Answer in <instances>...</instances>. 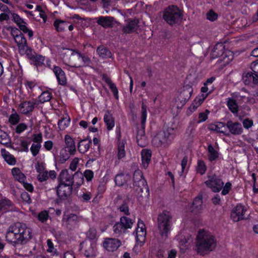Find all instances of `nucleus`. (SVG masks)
<instances>
[{
    "mask_svg": "<svg viewBox=\"0 0 258 258\" xmlns=\"http://www.w3.org/2000/svg\"><path fill=\"white\" fill-rule=\"evenodd\" d=\"M31 238V230L19 222L10 226L6 235V240L14 246L25 244Z\"/></svg>",
    "mask_w": 258,
    "mask_h": 258,
    "instance_id": "nucleus-1",
    "label": "nucleus"
},
{
    "mask_svg": "<svg viewBox=\"0 0 258 258\" xmlns=\"http://www.w3.org/2000/svg\"><path fill=\"white\" fill-rule=\"evenodd\" d=\"M195 244V250L197 252L204 256L215 249L217 246V240L215 237L210 232L200 230L196 239Z\"/></svg>",
    "mask_w": 258,
    "mask_h": 258,
    "instance_id": "nucleus-2",
    "label": "nucleus"
},
{
    "mask_svg": "<svg viewBox=\"0 0 258 258\" xmlns=\"http://www.w3.org/2000/svg\"><path fill=\"white\" fill-rule=\"evenodd\" d=\"M157 223L161 239L165 240L169 237L172 226L171 215L169 212L163 211L158 215Z\"/></svg>",
    "mask_w": 258,
    "mask_h": 258,
    "instance_id": "nucleus-3",
    "label": "nucleus"
},
{
    "mask_svg": "<svg viewBox=\"0 0 258 258\" xmlns=\"http://www.w3.org/2000/svg\"><path fill=\"white\" fill-rule=\"evenodd\" d=\"M134 188L137 193L139 200L146 198L149 195V188L147 181L143 177L142 172L139 170L135 171L133 175Z\"/></svg>",
    "mask_w": 258,
    "mask_h": 258,
    "instance_id": "nucleus-4",
    "label": "nucleus"
},
{
    "mask_svg": "<svg viewBox=\"0 0 258 258\" xmlns=\"http://www.w3.org/2000/svg\"><path fill=\"white\" fill-rule=\"evenodd\" d=\"M231 95V97L226 98V102L228 109L232 113H237L239 111L237 101L240 104L243 102L253 103L255 101L253 98L241 95L238 92L232 93Z\"/></svg>",
    "mask_w": 258,
    "mask_h": 258,
    "instance_id": "nucleus-5",
    "label": "nucleus"
},
{
    "mask_svg": "<svg viewBox=\"0 0 258 258\" xmlns=\"http://www.w3.org/2000/svg\"><path fill=\"white\" fill-rule=\"evenodd\" d=\"M192 92V88L190 86H184L179 93L178 96L172 102V108L178 109L181 108L185 103L189 99Z\"/></svg>",
    "mask_w": 258,
    "mask_h": 258,
    "instance_id": "nucleus-6",
    "label": "nucleus"
},
{
    "mask_svg": "<svg viewBox=\"0 0 258 258\" xmlns=\"http://www.w3.org/2000/svg\"><path fill=\"white\" fill-rule=\"evenodd\" d=\"M135 220L124 216L120 218V221L116 222L113 227L114 233L118 235L124 233L126 231L131 229L135 224Z\"/></svg>",
    "mask_w": 258,
    "mask_h": 258,
    "instance_id": "nucleus-7",
    "label": "nucleus"
},
{
    "mask_svg": "<svg viewBox=\"0 0 258 258\" xmlns=\"http://www.w3.org/2000/svg\"><path fill=\"white\" fill-rule=\"evenodd\" d=\"M164 20L169 24L173 25L178 23L181 19L178 8L174 6H169L163 12Z\"/></svg>",
    "mask_w": 258,
    "mask_h": 258,
    "instance_id": "nucleus-8",
    "label": "nucleus"
},
{
    "mask_svg": "<svg viewBox=\"0 0 258 258\" xmlns=\"http://www.w3.org/2000/svg\"><path fill=\"white\" fill-rule=\"evenodd\" d=\"M89 63L90 59L88 57L83 55L78 52L72 50L68 64L72 67L79 68L88 65Z\"/></svg>",
    "mask_w": 258,
    "mask_h": 258,
    "instance_id": "nucleus-9",
    "label": "nucleus"
},
{
    "mask_svg": "<svg viewBox=\"0 0 258 258\" xmlns=\"http://www.w3.org/2000/svg\"><path fill=\"white\" fill-rule=\"evenodd\" d=\"M18 30L17 29H13L12 34L13 35L15 41L17 43L21 53H24L26 52L28 46L27 45L26 40L23 35L20 32L19 34H17Z\"/></svg>",
    "mask_w": 258,
    "mask_h": 258,
    "instance_id": "nucleus-10",
    "label": "nucleus"
},
{
    "mask_svg": "<svg viewBox=\"0 0 258 258\" xmlns=\"http://www.w3.org/2000/svg\"><path fill=\"white\" fill-rule=\"evenodd\" d=\"M209 180L205 182L206 185L211 188L214 192H219L222 189L224 182L217 176L214 175L209 176Z\"/></svg>",
    "mask_w": 258,
    "mask_h": 258,
    "instance_id": "nucleus-11",
    "label": "nucleus"
},
{
    "mask_svg": "<svg viewBox=\"0 0 258 258\" xmlns=\"http://www.w3.org/2000/svg\"><path fill=\"white\" fill-rule=\"evenodd\" d=\"M74 174L70 173L68 169L62 170L59 175V184H66L69 186H73L74 183Z\"/></svg>",
    "mask_w": 258,
    "mask_h": 258,
    "instance_id": "nucleus-12",
    "label": "nucleus"
},
{
    "mask_svg": "<svg viewBox=\"0 0 258 258\" xmlns=\"http://www.w3.org/2000/svg\"><path fill=\"white\" fill-rule=\"evenodd\" d=\"M246 212L245 207L241 205H239L234 207L231 213V218L234 222L246 219L244 214Z\"/></svg>",
    "mask_w": 258,
    "mask_h": 258,
    "instance_id": "nucleus-13",
    "label": "nucleus"
},
{
    "mask_svg": "<svg viewBox=\"0 0 258 258\" xmlns=\"http://www.w3.org/2000/svg\"><path fill=\"white\" fill-rule=\"evenodd\" d=\"M57 196L62 200L67 199L72 194L73 186H69L66 184H59L56 187Z\"/></svg>",
    "mask_w": 258,
    "mask_h": 258,
    "instance_id": "nucleus-14",
    "label": "nucleus"
},
{
    "mask_svg": "<svg viewBox=\"0 0 258 258\" xmlns=\"http://www.w3.org/2000/svg\"><path fill=\"white\" fill-rule=\"evenodd\" d=\"M13 17L20 29L24 33L27 34L29 37H31L33 35V32L31 30L28 28L27 23L17 14H14Z\"/></svg>",
    "mask_w": 258,
    "mask_h": 258,
    "instance_id": "nucleus-15",
    "label": "nucleus"
},
{
    "mask_svg": "<svg viewBox=\"0 0 258 258\" xmlns=\"http://www.w3.org/2000/svg\"><path fill=\"white\" fill-rule=\"evenodd\" d=\"M226 125L229 132L233 135H240L243 133L242 125L238 122L229 120L227 122Z\"/></svg>",
    "mask_w": 258,
    "mask_h": 258,
    "instance_id": "nucleus-16",
    "label": "nucleus"
},
{
    "mask_svg": "<svg viewBox=\"0 0 258 258\" xmlns=\"http://www.w3.org/2000/svg\"><path fill=\"white\" fill-rule=\"evenodd\" d=\"M152 144L157 147H166L169 145L168 142L165 138L164 134H163L162 132H159L153 137L152 140Z\"/></svg>",
    "mask_w": 258,
    "mask_h": 258,
    "instance_id": "nucleus-17",
    "label": "nucleus"
},
{
    "mask_svg": "<svg viewBox=\"0 0 258 258\" xmlns=\"http://www.w3.org/2000/svg\"><path fill=\"white\" fill-rule=\"evenodd\" d=\"M120 245V241L115 238H106L103 243L104 247L110 251H115Z\"/></svg>",
    "mask_w": 258,
    "mask_h": 258,
    "instance_id": "nucleus-18",
    "label": "nucleus"
},
{
    "mask_svg": "<svg viewBox=\"0 0 258 258\" xmlns=\"http://www.w3.org/2000/svg\"><path fill=\"white\" fill-rule=\"evenodd\" d=\"M115 21L113 17L101 16L97 20V23L104 28L112 27Z\"/></svg>",
    "mask_w": 258,
    "mask_h": 258,
    "instance_id": "nucleus-19",
    "label": "nucleus"
},
{
    "mask_svg": "<svg viewBox=\"0 0 258 258\" xmlns=\"http://www.w3.org/2000/svg\"><path fill=\"white\" fill-rule=\"evenodd\" d=\"M242 80L246 85H251L258 83V76L252 72H248L243 76Z\"/></svg>",
    "mask_w": 258,
    "mask_h": 258,
    "instance_id": "nucleus-20",
    "label": "nucleus"
},
{
    "mask_svg": "<svg viewBox=\"0 0 258 258\" xmlns=\"http://www.w3.org/2000/svg\"><path fill=\"white\" fill-rule=\"evenodd\" d=\"M36 106V103L34 101H26L21 104L19 110L20 113H29L32 111Z\"/></svg>",
    "mask_w": 258,
    "mask_h": 258,
    "instance_id": "nucleus-21",
    "label": "nucleus"
},
{
    "mask_svg": "<svg viewBox=\"0 0 258 258\" xmlns=\"http://www.w3.org/2000/svg\"><path fill=\"white\" fill-rule=\"evenodd\" d=\"M53 71L57 78L59 84L64 85L67 83V79L64 72L60 68L57 66H53Z\"/></svg>",
    "mask_w": 258,
    "mask_h": 258,
    "instance_id": "nucleus-22",
    "label": "nucleus"
},
{
    "mask_svg": "<svg viewBox=\"0 0 258 258\" xmlns=\"http://www.w3.org/2000/svg\"><path fill=\"white\" fill-rule=\"evenodd\" d=\"M56 173L54 170H51L48 172L46 170L38 174L37 176V178L40 182H43L46 181L49 177L51 179L54 180L56 178Z\"/></svg>",
    "mask_w": 258,
    "mask_h": 258,
    "instance_id": "nucleus-23",
    "label": "nucleus"
},
{
    "mask_svg": "<svg viewBox=\"0 0 258 258\" xmlns=\"http://www.w3.org/2000/svg\"><path fill=\"white\" fill-rule=\"evenodd\" d=\"M146 234L145 225L143 221H139L136 228V239L137 241L144 239Z\"/></svg>",
    "mask_w": 258,
    "mask_h": 258,
    "instance_id": "nucleus-24",
    "label": "nucleus"
},
{
    "mask_svg": "<svg viewBox=\"0 0 258 258\" xmlns=\"http://www.w3.org/2000/svg\"><path fill=\"white\" fill-rule=\"evenodd\" d=\"M138 26V21L136 20H128L126 21V24L123 27L124 33H130L135 31Z\"/></svg>",
    "mask_w": 258,
    "mask_h": 258,
    "instance_id": "nucleus-25",
    "label": "nucleus"
},
{
    "mask_svg": "<svg viewBox=\"0 0 258 258\" xmlns=\"http://www.w3.org/2000/svg\"><path fill=\"white\" fill-rule=\"evenodd\" d=\"M137 142L138 145L141 147H145L147 145L148 141L147 137L145 136V130H138L137 135Z\"/></svg>",
    "mask_w": 258,
    "mask_h": 258,
    "instance_id": "nucleus-26",
    "label": "nucleus"
},
{
    "mask_svg": "<svg viewBox=\"0 0 258 258\" xmlns=\"http://www.w3.org/2000/svg\"><path fill=\"white\" fill-rule=\"evenodd\" d=\"M80 221V218L75 214H71L67 216V226L69 229H72L76 226Z\"/></svg>",
    "mask_w": 258,
    "mask_h": 258,
    "instance_id": "nucleus-27",
    "label": "nucleus"
},
{
    "mask_svg": "<svg viewBox=\"0 0 258 258\" xmlns=\"http://www.w3.org/2000/svg\"><path fill=\"white\" fill-rule=\"evenodd\" d=\"M152 152L150 150L143 149L141 152L142 165L146 169L150 162Z\"/></svg>",
    "mask_w": 258,
    "mask_h": 258,
    "instance_id": "nucleus-28",
    "label": "nucleus"
},
{
    "mask_svg": "<svg viewBox=\"0 0 258 258\" xmlns=\"http://www.w3.org/2000/svg\"><path fill=\"white\" fill-rule=\"evenodd\" d=\"M206 98V95H199L198 96L188 108L189 112L191 113L196 111L197 108L200 106Z\"/></svg>",
    "mask_w": 258,
    "mask_h": 258,
    "instance_id": "nucleus-29",
    "label": "nucleus"
},
{
    "mask_svg": "<svg viewBox=\"0 0 258 258\" xmlns=\"http://www.w3.org/2000/svg\"><path fill=\"white\" fill-rule=\"evenodd\" d=\"M175 128L172 127H167L164 130L160 131L161 132H162L163 134H164L165 138L166 139L169 144L171 143V142L174 139L175 137Z\"/></svg>",
    "mask_w": 258,
    "mask_h": 258,
    "instance_id": "nucleus-30",
    "label": "nucleus"
},
{
    "mask_svg": "<svg viewBox=\"0 0 258 258\" xmlns=\"http://www.w3.org/2000/svg\"><path fill=\"white\" fill-rule=\"evenodd\" d=\"M66 148L71 155H74L76 151V146L73 139L69 136L66 135L64 137Z\"/></svg>",
    "mask_w": 258,
    "mask_h": 258,
    "instance_id": "nucleus-31",
    "label": "nucleus"
},
{
    "mask_svg": "<svg viewBox=\"0 0 258 258\" xmlns=\"http://www.w3.org/2000/svg\"><path fill=\"white\" fill-rule=\"evenodd\" d=\"M92 141L90 139L86 138L81 140L78 144V150L82 153H86L89 149Z\"/></svg>",
    "mask_w": 258,
    "mask_h": 258,
    "instance_id": "nucleus-32",
    "label": "nucleus"
},
{
    "mask_svg": "<svg viewBox=\"0 0 258 258\" xmlns=\"http://www.w3.org/2000/svg\"><path fill=\"white\" fill-rule=\"evenodd\" d=\"M130 179V176L128 174L120 173L116 175L114 181L116 184L120 186L125 184Z\"/></svg>",
    "mask_w": 258,
    "mask_h": 258,
    "instance_id": "nucleus-33",
    "label": "nucleus"
},
{
    "mask_svg": "<svg viewBox=\"0 0 258 258\" xmlns=\"http://www.w3.org/2000/svg\"><path fill=\"white\" fill-rule=\"evenodd\" d=\"M224 45L222 43H218L216 44L212 52V55L214 58L217 57L219 56L222 55L224 54Z\"/></svg>",
    "mask_w": 258,
    "mask_h": 258,
    "instance_id": "nucleus-34",
    "label": "nucleus"
},
{
    "mask_svg": "<svg viewBox=\"0 0 258 258\" xmlns=\"http://www.w3.org/2000/svg\"><path fill=\"white\" fill-rule=\"evenodd\" d=\"M12 173L14 178L20 182H24L26 178V176L21 171L19 168H13L12 169Z\"/></svg>",
    "mask_w": 258,
    "mask_h": 258,
    "instance_id": "nucleus-35",
    "label": "nucleus"
},
{
    "mask_svg": "<svg viewBox=\"0 0 258 258\" xmlns=\"http://www.w3.org/2000/svg\"><path fill=\"white\" fill-rule=\"evenodd\" d=\"M2 155L5 160L10 165H15L16 163V159L14 157L11 155L5 149L1 150Z\"/></svg>",
    "mask_w": 258,
    "mask_h": 258,
    "instance_id": "nucleus-36",
    "label": "nucleus"
},
{
    "mask_svg": "<svg viewBox=\"0 0 258 258\" xmlns=\"http://www.w3.org/2000/svg\"><path fill=\"white\" fill-rule=\"evenodd\" d=\"M64 115L58 122V126L60 130H64L67 127L70 121V117L68 114H64Z\"/></svg>",
    "mask_w": 258,
    "mask_h": 258,
    "instance_id": "nucleus-37",
    "label": "nucleus"
},
{
    "mask_svg": "<svg viewBox=\"0 0 258 258\" xmlns=\"http://www.w3.org/2000/svg\"><path fill=\"white\" fill-rule=\"evenodd\" d=\"M227 128V127L226 124H225L223 122H219L217 123V124L214 125L212 129L218 133H222L224 135L227 136L229 135V133H226Z\"/></svg>",
    "mask_w": 258,
    "mask_h": 258,
    "instance_id": "nucleus-38",
    "label": "nucleus"
},
{
    "mask_svg": "<svg viewBox=\"0 0 258 258\" xmlns=\"http://www.w3.org/2000/svg\"><path fill=\"white\" fill-rule=\"evenodd\" d=\"M208 158L210 161L216 160L219 157L218 152L211 145H209L208 147Z\"/></svg>",
    "mask_w": 258,
    "mask_h": 258,
    "instance_id": "nucleus-39",
    "label": "nucleus"
},
{
    "mask_svg": "<svg viewBox=\"0 0 258 258\" xmlns=\"http://www.w3.org/2000/svg\"><path fill=\"white\" fill-rule=\"evenodd\" d=\"M125 144L126 141L125 140H122L118 144L117 158L119 160L124 158L125 156V151L124 150Z\"/></svg>",
    "mask_w": 258,
    "mask_h": 258,
    "instance_id": "nucleus-40",
    "label": "nucleus"
},
{
    "mask_svg": "<svg viewBox=\"0 0 258 258\" xmlns=\"http://www.w3.org/2000/svg\"><path fill=\"white\" fill-rule=\"evenodd\" d=\"M69 22L62 20H56L54 22V26L57 31H62L68 27Z\"/></svg>",
    "mask_w": 258,
    "mask_h": 258,
    "instance_id": "nucleus-41",
    "label": "nucleus"
},
{
    "mask_svg": "<svg viewBox=\"0 0 258 258\" xmlns=\"http://www.w3.org/2000/svg\"><path fill=\"white\" fill-rule=\"evenodd\" d=\"M104 122L108 130H111L114 126V120L112 114H105L104 117Z\"/></svg>",
    "mask_w": 258,
    "mask_h": 258,
    "instance_id": "nucleus-42",
    "label": "nucleus"
},
{
    "mask_svg": "<svg viewBox=\"0 0 258 258\" xmlns=\"http://www.w3.org/2000/svg\"><path fill=\"white\" fill-rule=\"evenodd\" d=\"M11 139L9 136L5 132H0V143L7 146L11 147Z\"/></svg>",
    "mask_w": 258,
    "mask_h": 258,
    "instance_id": "nucleus-43",
    "label": "nucleus"
},
{
    "mask_svg": "<svg viewBox=\"0 0 258 258\" xmlns=\"http://www.w3.org/2000/svg\"><path fill=\"white\" fill-rule=\"evenodd\" d=\"M98 55L103 58L110 57L111 53L109 50L103 46H99L97 49Z\"/></svg>",
    "mask_w": 258,
    "mask_h": 258,
    "instance_id": "nucleus-44",
    "label": "nucleus"
},
{
    "mask_svg": "<svg viewBox=\"0 0 258 258\" xmlns=\"http://www.w3.org/2000/svg\"><path fill=\"white\" fill-rule=\"evenodd\" d=\"M233 59V52L230 51H227L223 54L222 58V64L225 66L228 64Z\"/></svg>",
    "mask_w": 258,
    "mask_h": 258,
    "instance_id": "nucleus-45",
    "label": "nucleus"
},
{
    "mask_svg": "<svg viewBox=\"0 0 258 258\" xmlns=\"http://www.w3.org/2000/svg\"><path fill=\"white\" fill-rule=\"evenodd\" d=\"M52 98V95L49 91H44L39 96V101L41 103L49 101Z\"/></svg>",
    "mask_w": 258,
    "mask_h": 258,
    "instance_id": "nucleus-46",
    "label": "nucleus"
},
{
    "mask_svg": "<svg viewBox=\"0 0 258 258\" xmlns=\"http://www.w3.org/2000/svg\"><path fill=\"white\" fill-rule=\"evenodd\" d=\"M74 182H76L78 186L81 185L84 182V176L83 174L79 171L74 174Z\"/></svg>",
    "mask_w": 258,
    "mask_h": 258,
    "instance_id": "nucleus-47",
    "label": "nucleus"
},
{
    "mask_svg": "<svg viewBox=\"0 0 258 258\" xmlns=\"http://www.w3.org/2000/svg\"><path fill=\"white\" fill-rule=\"evenodd\" d=\"M128 202V200L124 201L122 205L120 206L118 208L120 212H123L126 215H129L130 214L129 212L128 206L127 205Z\"/></svg>",
    "mask_w": 258,
    "mask_h": 258,
    "instance_id": "nucleus-48",
    "label": "nucleus"
},
{
    "mask_svg": "<svg viewBox=\"0 0 258 258\" xmlns=\"http://www.w3.org/2000/svg\"><path fill=\"white\" fill-rule=\"evenodd\" d=\"M193 207L196 209L198 211L202 209L203 206V201L202 197H196L192 203Z\"/></svg>",
    "mask_w": 258,
    "mask_h": 258,
    "instance_id": "nucleus-49",
    "label": "nucleus"
},
{
    "mask_svg": "<svg viewBox=\"0 0 258 258\" xmlns=\"http://www.w3.org/2000/svg\"><path fill=\"white\" fill-rule=\"evenodd\" d=\"M20 145L22 148L21 149H19L18 147H15L14 145V144L11 146V148L15 150H17L18 151H24L26 152H28V143L26 141H21Z\"/></svg>",
    "mask_w": 258,
    "mask_h": 258,
    "instance_id": "nucleus-50",
    "label": "nucleus"
},
{
    "mask_svg": "<svg viewBox=\"0 0 258 258\" xmlns=\"http://www.w3.org/2000/svg\"><path fill=\"white\" fill-rule=\"evenodd\" d=\"M208 86H209L204 84V86L201 88L202 94L200 95H206L207 98L209 94L213 91V87L212 86H211L210 87H209Z\"/></svg>",
    "mask_w": 258,
    "mask_h": 258,
    "instance_id": "nucleus-51",
    "label": "nucleus"
},
{
    "mask_svg": "<svg viewBox=\"0 0 258 258\" xmlns=\"http://www.w3.org/2000/svg\"><path fill=\"white\" fill-rule=\"evenodd\" d=\"M24 85L28 93H31L36 86V83L31 81L26 80L24 82Z\"/></svg>",
    "mask_w": 258,
    "mask_h": 258,
    "instance_id": "nucleus-52",
    "label": "nucleus"
},
{
    "mask_svg": "<svg viewBox=\"0 0 258 258\" xmlns=\"http://www.w3.org/2000/svg\"><path fill=\"white\" fill-rule=\"evenodd\" d=\"M206 166L204 161L200 160L198 161V165L197 168V171L201 174H203L206 171Z\"/></svg>",
    "mask_w": 258,
    "mask_h": 258,
    "instance_id": "nucleus-53",
    "label": "nucleus"
},
{
    "mask_svg": "<svg viewBox=\"0 0 258 258\" xmlns=\"http://www.w3.org/2000/svg\"><path fill=\"white\" fill-rule=\"evenodd\" d=\"M207 19L212 22L216 20L218 18V14L213 10H210L206 14Z\"/></svg>",
    "mask_w": 258,
    "mask_h": 258,
    "instance_id": "nucleus-54",
    "label": "nucleus"
},
{
    "mask_svg": "<svg viewBox=\"0 0 258 258\" xmlns=\"http://www.w3.org/2000/svg\"><path fill=\"white\" fill-rule=\"evenodd\" d=\"M11 202L9 200L3 199L0 201V211L7 209L11 205Z\"/></svg>",
    "mask_w": 258,
    "mask_h": 258,
    "instance_id": "nucleus-55",
    "label": "nucleus"
},
{
    "mask_svg": "<svg viewBox=\"0 0 258 258\" xmlns=\"http://www.w3.org/2000/svg\"><path fill=\"white\" fill-rule=\"evenodd\" d=\"M20 119L18 114H11L9 118V121L12 124L15 125L18 123Z\"/></svg>",
    "mask_w": 258,
    "mask_h": 258,
    "instance_id": "nucleus-56",
    "label": "nucleus"
},
{
    "mask_svg": "<svg viewBox=\"0 0 258 258\" xmlns=\"http://www.w3.org/2000/svg\"><path fill=\"white\" fill-rule=\"evenodd\" d=\"M41 148L40 144H33L30 148V151L34 156H36L39 152Z\"/></svg>",
    "mask_w": 258,
    "mask_h": 258,
    "instance_id": "nucleus-57",
    "label": "nucleus"
},
{
    "mask_svg": "<svg viewBox=\"0 0 258 258\" xmlns=\"http://www.w3.org/2000/svg\"><path fill=\"white\" fill-rule=\"evenodd\" d=\"M48 217V213L47 211H44L39 213L38 215V219L41 222L46 221Z\"/></svg>",
    "mask_w": 258,
    "mask_h": 258,
    "instance_id": "nucleus-58",
    "label": "nucleus"
},
{
    "mask_svg": "<svg viewBox=\"0 0 258 258\" xmlns=\"http://www.w3.org/2000/svg\"><path fill=\"white\" fill-rule=\"evenodd\" d=\"M87 236L90 239L93 240L96 238L97 231L95 228H91L87 232Z\"/></svg>",
    "mask_w": 258,
    "mask_h": 258,
    "instance_id": "nucleus-59",
    "label": "nucleus"
},
{
    "mask_svg": "<svg viewBox=\"0 0 258 258\" xmlns=\"http://www.w3.org/2000/svg\"><path fill=\"white\" fill-rule=\"evenodd\" d=\"M35 168L38 174L46 170L45 164L43 162L38 161L35 165Z\"/></svg>",
    "mask_w": 258,
    "mask_h": 258,
    "instance_id": "nucleus-60",
    "label": "nucleus"
},
{
    "mask_svg": "<svg viewBox=\"0 0 258 258\" xmlns=\"http://www.w3.org/2000/svg\"><path fill=\"white\" fill-rule=\"evenodd\" d=\"M34 59L37 65H40L41 64L45 63V58L41 55H35L34 56Z\"/></svg>",
    "mask_w": 258,
    "mask_h": 258,
    "instance_id": "nucleus-61",
    "label": "nucleus"
},
{
    "mask_svg": "<svg viewBox=\"0 0 258 258\" xmlns=\"http://www.w3.org/2000/svg\"><path fill=\"white\" fill-rule=\"evenodd\" d=\"M243 127L246 129H249L253 125V121L248 118L244 119L242 121Z\"/></svg>",
    "mask_w": 258,
    "mask_h": 258,
    "instance_id": "nucleus-62",
    "label": "nucleus"
},
{
    "mask_svg": "<svg viewBox=\"0 0 258 258\" xmlns=\"http://www.w3.org/2000/svg\"><path fill=\"white\" fill-rule=\"evenodd\" d=\"M84 177H85L86 180L88 181H91L93 177L94 173L91 170H86L83 174Z\"/></svg>",
    "mask_w": 258,
    "mask_h": 258,
    "instance_id": "nucleus-63",
    "label": "nucleus"
},
{
    "mask_svg": "<svg viewBox=\"0 0 258 258\" xmlns=\"http://www.w3.org/2000/svg\"><path fill=\"white\" fill-rule=\"evenodd\" d=\"M27 128V125L24 123H21L19 124L16 128V132L17 134H20L23 132L24 131L26 130Z\"/></svg>",
    "mask_w": 258,
    "mask_h": 258,
    "instance_id": "nucleus-64",
    "label": "nucleus"
}]
</instances>
